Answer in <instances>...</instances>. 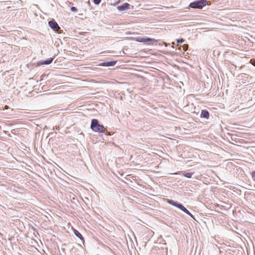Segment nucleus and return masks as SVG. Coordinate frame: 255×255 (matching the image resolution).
<instances>
[{
    "instance_id": "6",
    "label": "nucleus",
    "mask_w": 255,
    "mask_h": 255,
    "mask_svg": "<svg viewBox=\"0 0 255 255\" xmlns=\"http://www.w3.org/2000/svg\"><path fill=\"white\" fill-rule=\"evenodd\" d=\"M54 58H55V57H52V58H48V59H46L45 60H41V61H38L37 63V64L38 66H41V65H48V64H51L52 62V61H53Z\"/></svg>"
},
{
    "instance_id": "16",
    "label": "nucleus",
    "mask_w": 255,
    "mask_h": 255,
    "mask_svg": "<svg viewBox=\"0 0 255 255\" xmlns=\"http://www.w3.org/2000/svg\"><path fill=\"white\" fill-rule=\"evenodd\" d=\"M251 174H252V176L253 179L254 180H255V171H253V172L251 173Z\"/></svg>"
},
{
    "instance_id": "18",
    "label": "nucleus",
    "mask_w": 255,
    "mask_h": 255,
    "mask_svg": "<svg viewBox=\"0 0 255 255\" xmlns=\"http://www.w3.org/2000/svg\"><path fill=\"white\" fill-rule=\"evenodd\" d=\"M178 174V173H173V174Z\"/></svg>"
},
{
    "instance_id": "4",
    "label": "nucleus",
    "mask_w": 255,
    "mask_h": 255,
    "mask_svg": "<svg viewBox=\"0 0 255 255\" xmlns=\"http://www.w3.org/2000/svg\"><path fill=\"white\" fill-rule=\"evenodd\" d=\"M136 41L140 43H149L150 42H156L157 40L155 39L149 38V37H138L136 38Z\"/></svg>"
},
{
    "instance_id": "10",
    "label": "nucleus",
    "mask_w": 255,
    "mask_h": 255,
    "mask_svg": "<svg viewBox=\"0 0 255 255\" xmlns=\"http://www.w3.org/2000/svg\"><path fill=\"white\" fill-rule=\"evenodd\" d=\"M74 234L75 236L79 238L80 240H81L82 241H84V238L78 231L75 230Z\"/></svg>"
},
{
    "instance_id": "19",
    "label": "nucleus",
    "mask_w": 255,
    "mask_h": 255,
    "mask_svg": "<svg viewBox=\"0 0 255 255\" xmlns=\"http://www.w3.org/2000/svg\"><path fill=\"white\" fill-rule=\"evenodd\" d=\"M232 159H233V160H234L235 159H234V158H233Z\"/></svg>"
},
{
    "instance_id": "17",
    "label": "nucleus",
    "mask_w": 255,
    "mask_h": 255,
    "mask_svg": "<svg viewBox=\"0 0 255 255\" xmlns=\"http://www.w3.org/2000/svg\"><path fill=\"white\" fill-rule=\"evenodd\" d=\"M252 64L255 66V59L253 60L252 62Z\"/></svg>"
},
{
    "instance_id": "15",
    "label": "nucleus",
    "mask_w": 255,
    "mask_h": 255,
    "mask_svg": "<svg viewBox=\"0 0 255 255\" xmlns=\"http://www.w3.org/2000/svg\"><path fill=\"white\" fill-rule=\"evenodd\" d=\"M70 10H71V11H73V12H76L77 11V8L74 6L71 7L70 8Z\"/></svg>"
},
{
    "instance_id": "11",
    "label": "nucleus",
    "mask_w": 255,
    "mask_h": 255,
    "mask_svg": "<svg viewBox=\"0 0 255 255\" xmlns=\"http://www.w3.org/2000/svg\"><path fill=\"white\" fill-rule=\"evenodd\" d=\"M194 174V173H184L183 174V175L184 176V177H186L187 178H191L192 176V175Z\"/></svg>"
},
{
    "instance_id": "8",
    "label": "nucleus",
    "mask_w": 255,
    "mask_h": 255,
    "mask_svg": "<svg viewBox=\"0 0 255 255\" xmlns=\"http://www.w3.org/2000/svg\"><path fill=\"white\" fill-rule=\"evenodd\" d=\"M129 6L130 4L129 3L126 2L121 5L118 6L117 8L119 11H122L128 9Z\"/></svg>"
},
{
    "instance_id": "12",
    "label": "nucleus",
    "mask_w": 255,
    "mask_h": 255,
    "mask_svg": "<svg viewBox=\"0 0 255 255\" xmlns=\"http://www.w3.org/2000/svg\"><path fill=\"white\" fill-rule=\"evenodd\" d=\"M177 43H182L184 42L185 40L183 38H179L176 40Z\"/></svg>"
},
{
    "instance_id": "5",
    "label": "nucleus",
    "mask_w": 255,
    "mask_h": 255,
    "mask_svg": "<svg viewBox=\"0 0 255 255\" xmlns=\"http://www.w3.org/2000/svg\"><path fill=\"white\" fill-rule=\"evenodd\" d=\"M48 25L49 27L55 31H57L60 27L57 23L54 20H50L48 21Z\"/></svg>"
},
{
    "instance_id": "14",
    "label": "nucleus",
    "mask_w": 255,
    "mask_h": 255,
    "mask_svg": "<svg viewBox=\"0 0 255 255\" xmlns=\"http://www.w3.org/2000/svg\"><path fill=\"white\" fill-rule=\"evenodd\" d=\"M101 1V0H93V2L95 4L98 5Z\"/></svg>"
},
{
    "instance_id": "1",
    "label": "nucleus",
    "mask_w": 255,
    "mask_h": 255,
    "mask_svg": "<svg viewBox=\"0 0 255 255\" xmlns=\"http://www.w3.org/2000/svg\"><path fill=\"white\" fill-rule=\"evenodd\" d=\"M90 128L93 131L96 132L105 133L106 131L107 132H108L105 129L104 126L103 125H100L99 121L96 119L92 120Z\"/></svg>"
},
{
    "instance_id": "3",
    "label": "nucleus",
    "mask_w": 255,
    "mask_h": 255,
    "mask_svg": "<svg viewBox=\"0 0 255 255\" xmlns=\"http://www.w3.org/2000/svg\"><path fill=\"white\" fill-rule=\"evenodd\" d=\"M168 203L171 205H173L177 208H179L183 212H184L186 214L188 215L192 218H193V215L185 207H184L181 203H178L177 202L174 201L173 200H168Z\"/></svg>"
},
{
    "instance_id": "7",
    "label": "nucleus",
    "mask_w": 255,
    "mask_h": 255,
    "mask_svg": "<svg viewBox=\"0 0 255 255\" xmlns=\"http://www.w3.org/2000/svg\"><path fill=\"white\" fill-rule=\"evenodd\" d=\"M210 117V113L207 110H201L200 117L201 119L208 120Z\"/></svg>"
},
{
    "instance_id": "2",
    "label": "nucleus",
    "mask_w": 255,
    "mask_h": 255,
    "mask_svg": "<svg viewBox=\"0 0 255 255\" xmlns=\"http://www.w3.org/2000/svg\"><path fill=\"white\" fill-rule=\"evenodd\" d=\"M207 0H197L191 2L189 7L194 9H202L207 4Z\"/></svg>"
},
{
    "instance_id": "13",
    "label": "nucleus",
    "mask_w": 255,
    "mask_h": 255,
    "mask_svg": "<svg viewBox=\"0 0 255 255\" xmlns=\"http://www.w3.org/2000/svg\"><path fill=\"white\" fill-rule=\"evenodd\" d=\"M182 47L184 51H186L188 49V45L187 44H185L182 46Z\"/></svg>"
},
{
    "instance_id": "9",
    "label": "nucleus",
    "mask_w": 255,
    "mask_h": 255,
    "mask_svg": "<svg viewBox=\"0 0 255 255\" xmlns=\"http://www.w3.org/2000/svg\"><path fill=\"white\" fill-rule=\"evenodd\" d=\"M117 63V61H108V62H104L100 64V65L102 66H106V67H111L114 66Z\"/></svg>"
}]
</instances>
